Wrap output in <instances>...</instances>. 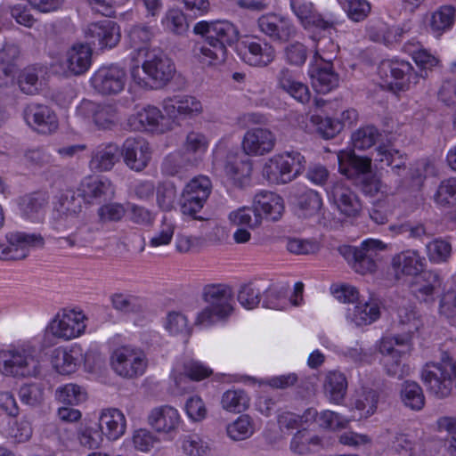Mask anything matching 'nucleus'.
<instances>
[{
  "mask_svg": "<svg viewBox=\"0 0 456 456\" xmlns=\"http://www.w3.org/2000/svg\"><path fill=\"white\" fill-rule=\"evenodd\" d=\"M91 59L92 50L89 46L85 45L73 46L68 52V69L73 75H81L89 69Z\"/></svg>",
  "mask_w": 456,
  "mask_h": 456,
  "instance_id": "36",
  "label": "nucleus"
},
{
  "mask_svg": "<svg viewBox=\"0 0 456 456\" xmlns=\"http://www.w3.org/2000/svg\"><path fill=\"white\" fill-rule=\"evenodd\" d=\"M167 28L176 35H183L189 28L186 17L181 10L171 9L166 15Z\"/></svg>",
  "mask_w": 456,
  "mask_h": 456,
  "instance_id": "60",
  "label": "nucleus"
},
{
  "mask_svg": "<svg viewBox=\"0 0 456 456\" xmlns=\"http://www.w3.org/2000/svg\"><path fill=\"white\" fill-rule=\"evenodd\" d=\"M227 435L234 441H241L252 436L254 428L248 415H241L226 428Z\"/></svg>",
  "mask_w": 456,
  "mask_h": 456,
  "instance_id": "53",
  "label": "nucleus"
},
{
  "mask_svg": "<svg viewBox=\"0 0 456 456\" xmlns=\"http://www.w3.org/2000/svg\"><path fill=\"white\" fill-rule=\"evenodd\" d=\"M380 136L374 126H366L353 133L351 139L354 149L363 151L372 147Z\"/></svg>",
  "mask_w": 456,
  "mask_h": 456,
  "instance_id": "46",
  "label": "nucleus"
},
{
  "mask_svg": "<svg viewBox=\"0 0 456 456\" xmlns=\"http://www.w3.org/2000/svg\"><path fill=\"white\" fill-rule=\"evenodd\" d=\"M142 69L151 80V88L166 86L175 74V65L171 58L162 51H151L142 63Z\"/></svg>",
  "mask_w": 456,
  "mask_h": 456,
  "instance_id": "7",
  "label": "nucleus"
},
{
  "mask_svg": "<svg viewBox=\"0 0 456 456\" xmlns=\"http://www.w3.org/2000/svg\"><path fill=\"white\" fill-rule=\"evenodd\" d=\"M121 157V149L118 144L114 142L102 144L92 152L90 167L96 172L109 171L120 160Z\"/></svg>",
  "mask_w": 456,
  "mask_h": 456,
  "instance_id": "26",
  "label": "nucleus"
},
{
  "mask_svg": "<svg viewBox=\"0 0 456 456\" xmlns=\"http://www.w3.org/2000/svg\"><path fill=\"white\" fill-rule=\"evenodd\" d=\"M0 372L14 377L37 376L39 364L32 355L14 350H0Z\"/></svg>",
  "mask_w": 456,
  "mask_h": 456,
  "instance_id": "11",
  "label": "nucleus"
},
{
  "mask_svg": "<svg viewBox=\"0 0 456 456\" xmlns=\"http://www.w3.org/2000/svg\"><path fill=\"white\" fill-rule=\"evenodd\" d=\"M208 148V140L205 135L199 132H190L183 143V153L191 158H198V163Z\"/></svg>",
  "mask_w": 456,
  "mask_h": 456,
  "instance_id": "47",
  "label": "nucleus"
},
{
  "mask_svg": "<svg viewBox=\"0 0 456 456\" xmlns=\"http://www.w3.org/2000/svg\"><path fill=\"white\" fill-rule=\"evenodd\" d=\"M435 200L442 206H456V177L440 183L435 194Z\"/></svg>",
  "mask_w": 456,
  "mask_h": 456,
  "instance_id": "56",
  "label": "nucleus"
},
{
  "mask_svg": "<svg viewBox=\"0 0 456 456\" xmlns=\"http://www.w3.org/2000/svg\"><path fill=\"white\" fill-rule=\"evenodd\" d=\"M120 37L119 26L109 20L90 23L86 30V37L90 44L101 48L116 46Z\"/></svg>",
  "mask_w": 456,
  "mask_h": 456,
  "instance_id": "16",
  "label": "nucleus"
},
{
  "mask_svg": "<svg viewBox=\"0 0 456 456\" xmlns=\"http://www.w3.org/2000/svg\"><path fill=\"white\" fill-rule=\"evenodd\" d=\"M455 371L456 362L447 353H443L440 362H428L424 366L421 380L436 398H446L452 391Z\"/></svg>",
  "mask_w": 456,
  "mask_h": 456,
  "instance_id": "2",
  "label": "nucleus"
},
{
  "mask_svg": "<svg viewBox=\"0 0 456 456\" xmlns=\"http://www.w3.org/2000/svg\"><path fill=\"white\" fill-rule=\"evenodd\" d=\"M19 396L22 403L36 406L44 400V388L37 383L25 384L20 387Z\"/></svg>",
  "mask_w": 456,
  "mask_h": 456,
  "instance_id": "57",
  "label": "nucleus"
},
{
  "mask_svg": "<svg viewBox=\"0 0 456 456\" xmlns=\"http://www.w3.org/2000/svg\"><path fill=\"white\" fill-rule=\"evenodd\" d=\"M310 53V49L299 41L290 42L283 48L285 61L294 67H302Z\"/></svg>",
  "mask_w": 456,
  "mask_h": 456,
  "instance_id": "43",
  "label": "nucleus"
},
{
  "mask_svg": "<svg viewBox=\"0 0 456 456\" xmlns=\"http://www.w3.org/2000/svg\"><path fill=\"white\" fill-rule=\"evenodd\" d=\"M203 298L208 305L198 314L195 325H211L217 321L226 319L233 312L231 304L232 291L224 285H207L204 288Z\"/></svg>",
  "mask_w": 456,
  "mask_h": 456,
  "instance_id": "3",
  "label": "nucleus"
},
{
  "mask_svg": "<svg viewBox=\"0 0 456 456\" xmlns=\"http://www.w3.org/2000/svg\"><path fill=\"white\" fill-rule=\"evenodd\" d=\"M311 122L316 126V132L326 140L334 138L344 127L343 122L338 119L319 115H313Z\"/></svg>",
  "mask_w": 456,
  "mask_h": 456,
  "instance_id": "44",
  "label": "nucleus"
},
{
  "mask_svg": "<svg viewBox=\"0 0 456 456\" xmlns=\"http://www.w3.org/2000/svg\"><path fill=\"white\" fill-rule=\"evenodd\" d=\"M115 190L109 180L87 178L79 186V196L88 204H102L114 198Z\"/></svg>",
  "mask_w": 456,
  "mask_h": 456,
  "instance_id": "20",
  "label": "nucleus"
},
{
  "mask_svg": "<svg viewBox=\"0 0 456 456\" xmlns=\"http://www.w3.org/2000/svg\"><path fill=\"white\" fill-rule=\"evenodd\" d=\"M330 197L341 214L349 217H355L360 214L362 203L358 196L344 183L337 182L333 184Z\"/></svg>",
  "mask_w": 456,
  "mask_h": 456,
  "instance_id": "21",
  "label": "nucleus"
},
{
  "mask_svg": "<svg viewBox=\"0 0 456 456\" xmlns=\"http://www.w3.org/2000/svg\"><path fill=\"white\" fill-rule=\"evenodd\" d=\"M379 393L371 388H364L355 399L354 408L360 411V418H368L372 415L379 403Z\"/></svg>",
  "mask_w": 456,
  "mask_h": 456,
  "instance_id": "42",
  "label": "nucleus"
},
{
  "mask_svg": "<svg viewBox=\"0 0 456 456\" xmlns=\"http://www.w3.org/2000/svg\"><path fill=\"white\" fill-rule=\"evenodd\" d=\"M86 316L74 310H63L50 322L47 330L54 337L69 340L85 332Z\"/></svg>",
  "mask_w": 456,
  "mask_h": 456,
  "instance_id": "13",
  "label": "nucleus"
},
{
  "mask_svg": "<svg viewBox=\"0 0 456 456\" xmlns=\"http://www.w3.org/2000/svg\"><path fill=\"white\" fill-rule=\"evenodd\" d=\"M425 258L415 250H406L392 258V266L395 273L414 276L423 272Z\"/></svg>",
  "mask_w": 456,
  "mask_h": 456,
  "instance_id": "31",
  "label": "nucleus"
},
{
  "mask_svg": "<svg viewBox=\"0 0 456 456\" xmlns=\"http://www.w3.org/2000/svg\"><path fill=\"white\" fill-rule=\"evenodd\" d=\"M225 172L234 179L248 177L252 172V163L248 158L235 159L225 165Z\"/></svg>",
  "mask_w": 456,
  "mask_h": 456,
  "instance_id": "59",
  "label": "nucleus"
},
{
  "mask_svg": "<svg viewBox=\"0 0 456 456\" xmlns=\"http://www.w3.org/2000/svg\"><path fill=\"white\" fill-rule=\"evenodd\" d=\"M259 29L272 40L288 43L297 35L295 26L286 18L275 14L263 15L257 20Z\"/></svg>",
  "mask_w": 456,
  "mask_h": 456,
  "instance_id": "15",
  "label": "nucleus"
},
{
  "mask_svg": "<svg viewBox=\"0 0 456 456\" xmlns=\"http://www.w3.org/2000/svg\"><path fill=\"white\" fill-rule=\"evenodd\" d=\"M347 389V381L345 375L341 372H330L326 379L325 390L330 395V399L339 403Z\"/></svg>",
  "mask_w": 456,
  "mask_h": 456,
  "instance_id": "41",
  "label": "nucleus"
},
{
  "mask_svg": "<svg viewBox=\"0 0 456 456\" xmlns=\"http://www.w3.org/2000/svg\"><path fill=\"white\" fill-rule=\"evenodd\" d=\"M297 206L305 217L312 216L319 212L322 201L315 191L308 190L301 193L297 199Z\"/></svg>",
  "mask_w": 456,
  "mask_h": 456,
  "instance_id": "50",
  "label": "nucleus"
},
{
  "mask_svg": "<svg viewBox=\"0 0 456 456\" xmlns=\"http://www.w3.org/2000/svg\"><path fill=\"white\" fill-rule=\"evenodd\" d=\"M401 399L405 406L419 411L425 405V395L421 387L415 381L405 380L401 388Z\"/></svg>",
  "mask_w": 456,
  "mask_h": 456,
  "instance_id": "37",
  "label": "nucleus"
},
{
  "mask_svg": "<svg viewBox=\"0 0 456 456\" xmlns=\"http://www.w3.org/2000/svg\"><path fill=\"white\" fill-rule=\"evenodd\" d=\"M221 403L224 410L240 413L248 409L249 399L243 390H228L223 395Z\"/></svg>",
  "mask_w": 456,
  "mask_h": 456,
  "instance_id": "45",
  "label": "nucleus"
},
{
  "mask_svg": "<svg viewBox=\"0 0 456 456\" xmlns=\"http://www.w3.org/2000/svg\"><path fill=\"white\" fill-rule=\"evenodd\" d=\"M227 56V50L212 42L196 43L192 47V57L204 65H212L215 61L224 62Z\"/></svg>",
  "mask_w": 456,
  "mask_h": 456,
  "instance_id": "35",
  "label": "nucleus"
},
{
  "mask_svg": "<svg viewBox=\"0 0 456 456\" xmlns=\"http://www.w3.org/2000/svg\"><path fill=\"white\" fill-rule=\"evenodd\" d=\"M56 398L61 403L73 405L86 401V393L78 385L67 384L56 390Z\"/></svg>",
  "mask_w": 456,
  "mask_h": 456,
  "instance_id": "55",
  "label": "nucleus"
},
{
  "mask_svg": "<svg viewBox=\"0 0 456 456\" xmlns=\"http://www.w3.org/2000/svg\"><path fill=\"white\" fill-rule=\"evenodd\" d=\"M290 7L305 29L311 27L327 29L333 26V22L325 20L322 15L315 11L314 4L310 1L291 0Z\"/></svg>",
  "mask_w": 456,
  "mask_h": 456,
  "instance_id": "25",
  "label": "nucleus"
},
{
  "mask_svg": "<svg viewBox=\"0 0 456 456\" xmlns=\"http://www.w3.org/2000/svg\"><path fill=\"white\" fill-rule=\"evenodd\" d=\"M7 241L12 245V259L21 260L28 256L29 248H43L45 239L39 233L12 232L6 235Z\"/></svg>",
  "mask_w": 456,
  "mask_h": 456,
  "instance_id": "24",
  "label": "nucleus"
},
{
  "mask_svg": "<svg viewBox=\"0 0 456 456\" xmlns=\"http://www.w3.org/2000/svg\"><path fill=\"white\" fill-rule=\"evenodd\" d=\"M386 248L387 245L383 241L368 239L360 247L344 245L338 248V251L356 273L367 274L376 271L378 253Z\"/></svg>",
  "mask_w": 456,
  "mask_h": 456,
  "instance_id": "5",
  "label": "nucleus"
},
{
  "mask_svg": "<svg viewBox=\"0 0 456 456\" xmlns=\"http://www.w3.org/2000/svg\"><path fill=\"white\" fill-rule=\"evenodd\" d=\"M187 318L176 312H171L167 314L166 329L172 335L185 334L187 337L191 335V330L187 327Z\"/></svg>",
  "mask_w": 456,
  "mask_h": 456,
  "instance_id": "61",
  "label": "nucleus"
},
{
  "mask_svg": "<svg viewBox=\"0 0 456 456\" xmlns=\"http://www.w3.org/2000/svg\"><path fill=\"white\" fill-rule=\"evenodd\" d=\"M391 77L394 81L389 84L390 89L394 92L406 91L411 85H416L419 77H427V73L414 70L412 65L403 60L391 61L388 63Z\"/></svg>",
  "mask_w": 456,
  "mask_h": 456,
  "instance_id": "19",
  "label": "nucleus"
},
{
  "mask_svg": "<svg viewBox=\"0 0 456 456\" xmlns=\"http://www.w3.org/2000/svg\"><path fill=\"white\" fill-rule=\"evenodd\" d=\"M452 253L451 244L441 238L435 239L427 244L428 259L433 263L446 262Z\"/></svg>",
  "mask_w": 456,
  "mask_h": 456,
  "instance_id": "54",
  "label": "nucleus"
},
{
  "mask_svg": "<svg viewBox=\"0 0 456 456\" xmlns=\"http://www.w3.org/2000/svg\"><path fill=\"white\" fill-rule=\"evenodd\" d=\"M102 431L100 432L94 428L84 427L78 429L77 439L83 447L88 450H95L100 447L102 442Z\"/></svg>",
  "mask_w": 456,
  "mask_h": 456,
  "instance_id": "58",
  "label": "nucleus"
},
{
  "mask_svg": "<svg viewBox=\"0 0 456 456\" xmlns=\"http://www.w3.org/2000/svg\"><path fill=\"white\" fill-rule=\"evenodd\" d=\"M152 37V31L145 25H134L129 31V38L132 46L135 50H141Z\"/></svg>",
  "mask_w": 456,
  "mask_h": 456,
  "instance_id": "63",
  "label": "nucleus"
},
{
  "mask_svg": "<svg viewBox=\"0 0 456 456\" xmlns=\"http://www.w3.org/2000/svg\"><path fill=\"white\" fill-rule=\"evenodd\" d=\"M456 9L453 5H443L436 11L430 20L432 30L440 32L450 28L455 20Z\"/></svg>",
  "mask_w": 456,
  "mask_h": 456,
  "instance_id": "48",
  "label": "nucleus"
},
{
  "mask_svg": "<svg viewBox=\"0 0 456 456\" xmlns=\"http://www.w3.org/2000/svg\"><path fill=\"white\" fill-rule=\"evenodd\" d=\"M149 424L158 432L168 433L178 426V411L170 406H162L151 411Z\"/></svg>",
  "mask_w": 456,
  "mask_h": 456,
  "instance_id": "34",
  "label": "nucleus"
},
{
  "mask_svg": "<svg viewBox=\"0 0 456 456\" xmlns=\"http://www.w3.org/2000/svg\"><path fill=\"white\" fill-rule=\"evenodd\" d=\"M274 144V135L271 131L264 128L248 130L242 141V148L247 155H264L270 152Z\"/></svg>",
  "mask_w": 456,
  "mask_h": 456,
  "instance_id": "22",
  "label": "nucleus"
},
{
  "mask_svg": "<svg viewBox=\"0 0 456 456\" xmlns=\"http://www.w3.org/2000/svg\"><path fill=\"white\" fill-rule=\"evenodd\" d=\"M83 202L84 200L82 196H79V188L77 189V192L72 191H66L60 199V204L62 211L70 215L79 213L81 211Z\"/></svg>",
  "mask_w": 456,
  "mask_h": 456,
  "instance_id": "62",
  "label": "nucleus"
},
{
  "mask_svg": "<svg viewBox=\"0 0 456 456\" xmlns=\"http://www.w3.org/2000/svg\"><path fill=\"white\" fill-rule=\"evenodd\" d=\"M193 33L225 50L239 40L238 28L228 20L199 21L193 27Z\"/></svg>",
  "mask_w": 456,
  "mask_h": 456,
  "instance_id": "8",
  "label": "nucleus"
},
{
  "mask_svg": "<svg viewBox=\"0 0 456 456\" xmlns=\"http://www.w3.org/2000/svg\"><path fill=\"white\" fill-rule=\"evenodd\" d=\"M439 313L456 323V291L449 289L444 292L439 303Z\"/></svg>",
  "mask_w": 456,
  "mask_h": 456,
  "instance_id": "64",
  "label": "nucleus"
},
{
  "mask_svg": "<svg viewBox=\"0 0 456 456\" xmlns=\"http://www.w3.org/2000/svg\"><path fill=\"white\" fill-rule=\"evenodd\" d=\"M5 52L11 54V59H0V87L6 86L12 82L16 71L14 59L19 55V50L14 45H8Z\"/></svg>",
  "mask_w": 456,
  "mask_h": 456,
  "instance_id": "51",
  "label": "nucleus"
},
{
  "mask_svg": "<svg viewBox=\"0 0 456 456\" xmlns=\"http://www.w3.org/2000/svg\"><path fill=\"white\" fill-rule=\"evenodd\" d=\"M379 350L383 354H386L384 366L389 376L402 379L404 376L409 374L410 367L402 364L400 360L401 355L405 354L404 350L394 348L390 341H382Z\"/></svg>",
  "mask_w": 456,
  "mask_h": 456,
  "instance_id": "32",
  "label": "nucleus"
},
{
  "mask_svg": "<svg viewBox=\"0 0 456 456\" xmlns=\"http://www.w3.org/2000/svg\"><path fill=\"white\" fill-rule=\"evenodd\" d=\"M90 82L98 94L104 96L116 95L125 87L126 72L115 64L102 66L94 73Z\"/></svg>",
  "mask_w": 456,
  "mask_h": 456,
  "instance_id": "10",
  "label": "nucleus"
},
{
  "mask_svg": "<svg viewBox=\"0 0 456 456\" xmlns=\"http://www.w3.org/2000/svg\"><path fill=\"white\" fill-rule=\"evenodd\" d=\"M124 162L132 170H143L151 159L149 143L143 138H127L121 149Z\"/></svg>",
  "mask_w": 456,
  "mask_h": 456,
  "instance_id": "18",
  "label": "nucleus"
},
{
  "mask_svg": "<svg viewBox=\"0 0 456 456\" xmlns=\"http://www.w3.org/2000/svg\"><path fill=\"white\" fill-rule=\"evenodd\" d=\"M163 119L164 117L157 107L148 106L131 116L128 122L134 130L163 132L164 129L162 126L160 127L159 123Z\"/></svg>",
  "mask_w": 456,
  "mask_h": 456,
  "instance_id": "33",
  "label": "nucleus"
},
{
  "mask_svg": "<svg viewBox=\"0 0 456 456\" xmlns=\"http://www.w3.org/2000/svg\"><path fill=\"white\" fill-rule=\"evenodd\" d=\"M338 170L364 195L374 197L381 188V180L372 170V160L355 154L354 150L338 153Z\"/></svg>",
  "mask_w": 456,
  "mask_h": 456,
  "instance_id": "1",
  "label": "nucleus"
},
{
  "mask_svg": "<svg viewBox=\"0 0 456 456\" xmlns=\"http://www.w3.org/2000/svg\"><path fill=\"white\" fill-rule=\"evenodd\" d=\"M305 159L299 152H285L271 158L264 166L263 175L271 183H287L305 169Z\"/></svg>",
  "mask_w": 456,
  "mask_h": 456,
  "instance_id": "4",
  "label": "nucleus"
},
{
  "mask_svg": "<svg viewBox=\"0 0 456 456\" xmlns=\"http://www.w3.org/2000/svg\"><path fill=\"white\" fill-rule=\"evenodd\" d=\"M229 220L233 225L255 229L261 224L262 215L255 207L241 208L231 212Z\"/></svg>",
  "mask_w": 456,
  "mask_h": 456,
  "instance_id": "40",
  "label": "nucleus"
},
{
  "mask_svg": "<svg viewBox=\"0 0 456 456\" xmlns=\"http://www.w3.org/2000/svg\"><path fill=\"white\" fill-rule=\"evenodd\" d=\"M314 63L309 69L312 86L319 94H327L338 86L339 77L334 71L331 61L324 59L319 49L313 55Z\"/></svg>",
  "mask_w": 456,
  "mask_h": 456,
  "instance_id": "12",
  "label": "nucleus"
},
{
  "mask_svg": "<svg viewBox=\"0 0 456 456\" xmlns=\"http://www.w3.org/2000/svg\"><path fill=\"white\" fill-rule=\"evenodd\" d=\"M51 362L55 370L61 375H69L75 372L77 367V359L72 351L63 347L55 348L52 352Z\"/></svg>",
  "mask_w": 456,
  "mask_h": 456,
  "instance_id": "39",
  "label": "nucleus"
},
{
  "mask_svg": "<svg viewBox=\"0 0 456 456\" xmlns=\"http://www.w3.org/2000/svg\"><path fill=\"white\" fill-rule=\"evenodd\" d=\"M380 316V309L377 302L359 301L357 305L346 309V318L357 327L370 325Z\"/></svg>",
  "mask_w": 456,
  "mask_h": 456,
  "instance_id": "28",
  "label": "nucleus"
},
{
  "mask_svg": "<svg viewBox=\"0 0 456 456\" xmlns=\"http://www.w3.org/2000/svg\"><path fill=\"white\" fill-rule=\"evenodd\" d=\"M47 205L45 194L40 191H35L26 194L20 198V207L23 214L30 217L38 213Z\"/></svg>",
  "mask_w": 456,
  "mask_h": 456,
  "instance_id": "52",
  "label": "nucleus"
},
{
  "mask_svg": "<svg viewBox=\"0 0 456 456\" xmlns=\"http://www.w3.org/2000/svg\"><path fill=\"white\" fill-rule=\"evenodd\" d=\"M99 428L109 440H117L125 433V416L118 409L104 410L99 418Z\"/></svg>",
  "mask_w": 456,
  "mask_h": 456,
  "instance_id": "29",
  "label": "nucleus"
},
{
  "mask_svg": "<svg viewBox=\"0 0 456 456\" xmlns=\"http://www.w3.org/2000/svg\"><path fill=\"white\" fill-rule=\"evenodd\" d=\"M442 280L439 274L433 271H423L418 274L411 283V291L415 297L423 302L433 303L434 295L440 290Z\"/></svg>",
  "mask_w": 456,
  "mask_h": 456,
  "instance_id": "23",
  "label": "nucleus"
},
{
  "mask_svg": "<svg viewBox=\"0 0 456 456\" xmlns=\"http://www.w3.org/2000/svg\"><path fill=\"white\" fill-rule=\"evenodd\" d=\"M111 366L118 375L134 379L143 374L147 360L143 352L122 346L113 352Z\"/></svg>",
  "mask_w": 456,
  "mask_h": 456,
  "instance_id": "9",
  "label": "nucleus"
},
{
  "mask_svg": "<svg viewBox=\"0 0 456 456\" xmlns=\"http://www.w3.org/2000/svg\"><path fill=\"white\" fill-rule=\"evenodd\" d=\"M198 165V158H191L183 152H173L166 157L162 164V171L168 175H175L183 169Z\"/></svg>",
  "mask_w": 456,
  "mask_h": 456,
  "instance_id": "38",
  "label": "nucleus"
},
{
  "mask_svg": "<svg viewBox=\"0 0 456 456\" xmlns=\"http://www.w3.org/2000/svg\"><path fill=\"white\" fill-rule=\"evenodd\" d=\"M211 192V182L207 176H199L191 180L184 187L180 205L183 215L195 220H203L196 214L203 208Z\"/></svg>",
  "mask_w": 456,
  "mask_h": 456,
  "instance_id": "6",
  "label": "nucleus"
},
{
  "mask_svg": "<svg viewBox=\"0 0 456 456\" xmlns=\"http://www.w3.org/2000/svg\"><path fill=\"white\" fill-rule=\"evenodd\" d=\"M17 83L22 93L30 95L37 94L41 86L37 69L35 67L25 68L18 75Z\"/></svg>",
  "mask_w": 456,
  "mask_h": 456,
  "instance_id": "49",
  "label": "nucleus"
},
{
  "mask_svg": "<svg viewBox=\"0 0 456 456\" xmlns=\"http://www.w3.org/2000/svg\"><path fill=\"white\" fill-rule=\"evenodd\" d=\"M77 111L84 118H92L94 124L102 130L112 129L117 124L116 110L109 104L84 100Z\"/></svg>",
  "mask_w": 456,
  "mask_h": 456,
  "instance_id": "17",
  "label": "nucleus"
},
{
  "mask_svg": "<svg viewBox=\"0 0 456 456\" xmlns=\"http://www.w3.org/2000/svg\"><path fill=\"white\" fill-rule=\"evenodd\" d=\"M23 115L26 123L38 134H49L58 128V118L47 105L30 103L24 109Z\"/></svg>",
  "mask_w": 456,
  "mask_h": 456,
  "instance_id": "14",
  "label": "nucleus"
},
{
  "mask_svg": "<svg viewBox=\"0 0 456 456\" xmlns=\"http://www.w3.org/2000/svg\"><path fill=\"white\" fill-rule=\"evenodd\" d=\"M305 423L315 422L320 428L328 430H338L346 428L348 419L332 411L318 412L314 408H308L303 413Z\"/></svg>",
  "mask_w": 456,
  "mask_h": 456,
  "instance_id": "30",
  "label": "nucleus"
},
{
  "mask_svg": "<svg viewBox=\"0 0 456 456\" xmlns=\"http://www.w3.org/2000/svg\"><path fill=\"white\" fill-rule=\"evenodd\" d=\"M275 58L274 47L266 42L245 43V51L242 53V60L255 67H266Z\"/></svg>",
  "mask_w": 456,
  "mask_h": 456,
  "instance_id": "27",
  "label": "nucleus"
}]
</instances>
